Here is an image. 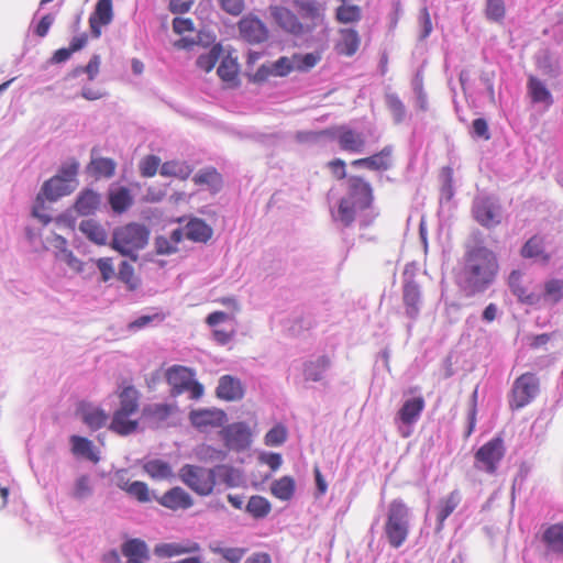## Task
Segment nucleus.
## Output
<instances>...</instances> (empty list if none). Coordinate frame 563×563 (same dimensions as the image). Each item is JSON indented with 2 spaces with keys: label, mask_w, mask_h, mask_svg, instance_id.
I'll return each mask as SVG.
<instances>
[{
  "label": "nucleus",
  "mask_w": 563,
  "mask_h": 563,
  "mask_svg": "<svg viewBox=\"0 0 563 563\" xmlns=\"http://www.w3.org/2000/svg\"><path fill=\"white\" fill-rule=\"evenodd\" d=\"M225 446L230 450L242 451L250 446L252 433L244 422H235L221 430Z\"/></svg>",
  "instance_id": "obj_14"
},
{
  "label": "nucleus",
  "mask_w": 563,
  "mask_h": 563,
  "mask_svg": "<svg viewBox=\"0 0 563 563\" xmlns=\"http://www.w3.org/2000/svg\"><path fill=\"white\" fill-rule=\"evenodd\" d=\"M362 18V10L358 5L350 4V2H342L335 10V19L339 23H356Z\"/></svg>",
  "instance_id": "obj_48"
},
{
  "label": "nucleus",
  "mask_w": 563,
  "mask_h": 563,
  "mask_svg": "<svg viewBox=\"0 0 563 563\" xmlns=\"http://www.w3.org/2000/svg\"><path fill=\"white\" fill-rule=\"evenodd\" d=\"M148 234L144 225L129 223L114 230L111 246L122 255L133 256L147 244Z\"/></svg>",
  "instance_id": "obj_4"
},
{
  "label": "nucleus",
  "mask_w": 563,
  "mask_h": 563,
  "mask_svg": "<svg viewBox=\"0 0 563 563\" xmlns=\"http://www.w3.org/2000/svg\"><path fill=\"white\" fill-rule=\"evenodd\" d=\"M117 164L112 158L97 157L92 158L88 165V170L97 178H110L114 175Z\"/></svg>",
  "instance_id": "obj_46"
},
{
  "label": "nucleus",
  "mask_w": 563,
  "mask_h": 563,
  "mask_svg": "<svg viewBox=\"0 0 563 563\" xmlns=\"http://www.w3.org/2000/svg\"><path fill=\"white\" fill-rule=\"evenodd\" d=\"M409 515V507L404 500L397 498L389 503L384 532L389 545L394 549L402 547L408 539Z\"/></svg>",
  "instance_id": "obj_3"
},
{
  "label": "nucleus",
  "mask_w": 563,
  "mask_h": 563,
  "mask_svg": "<svg viewBox=\"0 0 563 563\" xmlns=\"http://www.w3.org/2000/svg\"><path fill=\"white\" fill-rule=\"evenodd\" d=\"M386 104L394 118V121L396 123H401L406 118V107L399 97L395 93L387 95Z\"/></svg>",
  "instance_id": "obj_57"
},
{
  "label": "nucleus",
  "mask_w": 563,
  "mask_h": 563,
  "mask_svg": "<svg viewBox=\"0 0 563 563\" xmlns=\"http://www.w3.org/2000/svg\"><path fill=\"white\" fill-rule=\"evenodd\" d=\"M179 477L188 487L201 496L210 495L216 485L214 471L200 466L189 464L183 466Z\"/></svg>",
  "instance_id": "obj_7"
},
{
  "label": "nucleus",
  "mask_w": 563,
  "mask_h": 563,
  "mask_svg": "<svg viewBox=\"0 0 563 563\" xmlns=\"http://www.w3.org/2000/svg\"><path fill=\"white\" fill-rule=\"evenodd\" d=\"M508 286L518 301L525 305H537L540 301V296L534 292L528 291L523 285L522 273L520 271H512L508 276Z\"/></svg>",
  "instance_id": "obj_24"
},
{
  "label": "nucleus",
  "mask_w": 563,
  "mask_h": 563,
  "mask_svg": "<svg viewBox=\"0 0 563 563\" xmlns=\"http://www.w3.org/2000/svg\"><path fill=\"white\" fill-rule=\"evenodd\" d=\"M217 74L228 88L239 85V65L234 59L230 57L223 58L217 69Z\"/></svg>",
  "instance_id": "obj_37"
},
{
  "label": "nucleus",
  "mask_w": 563,
  "mask_h": 563,
  "mask_svg": "<svg viewBox=\"0 0 563 563\" xmlns=\"http://www.w3.org/2000/svg\"><path fill=\"white\" fill-rule=\"evenodd\" d=\"M271 503L263 496H252L246 505V511L254 518H264L271 512Z\"/></svg>",
  "instance_id": "obj_50"
},
{
  "label": "nucleus",
  "mask_w": 563,
  "mask_h": 563,
  "mask_svg": "<svg viewBox=\"0 0 563 563\" xmlns=\"http://www.w3.org/2000/svg\"><path fill=\"white\" fill-rule=\"evenodd\" d=\"M221 53L222 47L219 44L213 45L207 53L200 55L197 58V67L206 73H209L216 66Z\"/></svg>",
  "instance_id": "obj_53"
},
{
  "label": "nucleus",
  "mask_w": 563,
  "mask_h": 563,
  "mask_svg": "<svg viewBox=\"0 0 563 563\" xmlns=\"http://www.w3.org/2000/svg\"><path fill=\"white\" fill-rule=\"evenodd\" d=\"M393 147L385 146L379 152L351 162L353 167H362L373 172H386L391 167Z\"/></svg>",
  "instance_id": "obj_17"
},
{
  "label": "nucleus",
  "mask_w": 563,
  "mask_h": 563,
  "mask_svg": "<svg viewBox=\"0 0 563 563\" xmlns=\"http://www.w3.org/2000/svg\"><path fill=\"white\" fill-rule=\"evenodd\" d=\"M78 167L79 164L76 161H71L63 165L59 170V174H57L56 176L67 179V183H69V185H75Z\"/></svg>",
  "instance_id": "obj_63"
},
{
  "label": "nucleus",
  "mask_w": 563,
  "mask_h": 563,
  "mask_svg": "<svg viewBox=\"0 0 563 563\" xmlns=\"http://www.w3.org/2000/svg\"><path fill=\"white\" fill-rule=\"evenodd\" d=\"M188 240L206 243L212 236V229L203 220L191 219L184 228Z\"/></svg>",
  "instance_id": "obj_32"
},
{
  "label": "nucleus",
  "mask_w": 563,
  "mask_h": 563,
  "mask_svg": "<svg viewBox=\"0 0 563 563\" xmlns=\"http://www.w3.org/2000/svg\"><path fill=\"white\" fill-rule=\"evenodd\" d=\"M79 230L91 242L103 245L107 243L108 233L104 228L92 219L84 220L79 224Z\"/></svg>",
  "instance_id": "obj_41"
},
{
  "label": "nucleus",
  "mask_w": 563,
  "mask_h": 563,
  "mask_svg": "<svg viewBox=\"0 0 563 563\" xmlns=\"http://www.w3.org/2000/svg\"><path fill=\"white\" fill-rule=\"evenodd\" d=\"M499 273L498 257L486 246H473L464 254L460 286L466 296L484 292L494 284Z\"/></svg>",
  "instance_id": "obj_1"
},
{
  "label": "nucleus",
  "mask_w": 563,
  "mask_h": 563,
  "mask_svg": "<svg viewBox=\"0 0 563 563\" xmlns=\"http://www.w3.org/2000/svg\"><path fill=\"white\" fill-rule=\"evenodd\" d=\"M296 489L295 479L291 476H283L271 485V493L279 500H289L292 498Z\"/></svg>",
  "instance_id": "obj_43"
},
{
  "label": "nucleus",
  "mask_w": 563,
  "mask_h": 563,
  "mask_svg": "<svg viewBox=\"0 0 563 563\" xmlns=\"http://www.w3.org/2000/svg\"><path fill=\"white\" fill-rule=\"evenodd\" d=\"M157 503L173 511L186 510L194 504L191 496L181 487H173L158 497Z\"/></svg>",
  "instance_id": "obj_20"
},
{
  "label": "nucleus",
  "mask_w": 563,
  "mask_h": 563,
  "mask_svg": "<svg viewBox=\"0 0 563 563\" xmlns=\"http://www.w3.org/2000/svg\"><path fill=\"white\" fill-rule=\"evenodd\" d=\"M528 88L533 102H543L547 104H552V96L548 88L545 87V85L540 79L536 77H530Z\"/></svg>",
  "instance_id": "obj_49"
},
{
  "label": "nucleus",
  "mask_w": 563,
  "mask_h": 563,
  "mask_svg": "<svg viewBox=\"0 0 563 563\" xmlns=\"http://www.w3.org/2000/svg\"><path fill=\"white\" fill-rule=\"evenodd\" d=\"M402 301L406 314L410 319H416L422 305V292L419 284L412 276L405 278L402 286Z\"/></svg>",
  "instance_id": "obj_16"
},
{
  "label": "nucleus",
  "mask_w": 563,
  "mask_h": 563,
  "mask_svg": "<svg viewBox=\"0 0 563 563\" xmlns=\"http://www.w3.org/2000/svg\"><path fill=\"white\" fill-rule=\"evenodd\" d=\"M539 378L530 372L520 375L512 385L509 405L511 409H520L532 401L539 391Z\"/></svg>",
  "instance_id": "obj_10"
},
{
  "label": "nucleus",
  "mask_w": 563,
  "mask_h": 563,
  "mask_svg": "<svg viewBox=\"0 0 563 563\" xmlns=\"http://www.w3.org/2000/svg\"><path fill=\"white\" fill-rule=\"evenodd\" d=\"M191 173L192 168L186 162L168 161L161 166L162 176L176 177L180 180H186Z\"/></svg>",
  "instance_id": "obj_47"
},
{
  "label": "nucleus",
  "mask_w": 563,
  "mask_h": 563,
  "mask_svg": "<svg viewBox=\"0 0 563 563\" xmlns=\"http://www.w3.org/2000/svg\"><path fill=\"white\" fill-rule=\"evenodd\" d=\"M166 316L163 312H156L151 316H141L137 319H135L133 322L129 324V328L131 330H140L153 322H163L165 320Z\"/></svg>",
  "instance_id": "obj_61"
},
{
  "label": "nucleus",
  "mask_w": 563,
  "mask_h": 563,
  "mask_svg": "<svg viewBox=\"0 0 563 563\" xmlns=\"http://www.w3.org/2000/svg\"><path fill=\"white\" fill-rule=\"evenodd\" d=\"M499 206L490 197H478L474 200L472 213L474 219L487 229L501 222Z\"/></svg>",
  "instance_id": "obj_12"
},
{
  "label": "nucleus",
  "mask_w": 563,
  "mask_h": 563,
  "mask_svg": "<svg viewBox=\"0 0 563 563\" xmlns=\"http://www.w3.org/2000/svg\"><path fill=\"white\" fill-rule=\"evenodd\" d=\"M543 297L555 305L563 299V279L552 278L544 283Z\"/></svg>",
  "instance_id": "obj_52"
},
{
  "label": "nucleus",
  "mask_w": 563,
  "mask_h": 563,
  "mask_svg": "<svg viewBox=\"0 0 563 563\" xmlns=\"http://www.w3.org/2000/svg\"><path fill=\"white\" fill-rule=\"evenodd\" d=\"M74 189L75 185H69L67 179L54 176L44 183L41 194H38L36 198V201H42V196L51 201H55L63 196L69 195L71 191H74Z\"/></svg>",
  "instance_id": "obj_23"
},
{
  "label": "nucleus",
  "mask_w": 563,
  "mask_h": 563,
  "mask_svg": "<svg viewBox=\"0 0 563 563\" xmlns=\"http://www.w3.org/2000/svg\"><path fill=\"white\" fill-rule=\"evenodd\" d=\"M100 65H101V58L99 55L95 54L88 62L86 66H77L74 69H71L65 77L64 82L67 84L68 81L79 77L82 74H87L88 80L92 81L97 78L99 71H100Z\"/></svg>",
  "instance_id": "obj_39"
},
{
  "label": "nucleus",
  "mask_w": 563,
  "mask_h": 563,
  "mask_svg": "<svg viewBox=\"0 0 563 563\" xmlns=\"http://www.w3.org/2000/svg\"><path fill=\"white\" fill-rule=\"evenodd\" d=\"M195 373L181 365L172 366L166 373L167 383L172 386V395L179 396L190 393L191 399H199L203 394V386L194 379Z\"/></svg>",
  "instance_id": "obj_5"
},
{
  "label": "nucleus",
  "mask_w": 563,
  "mask_h": 563,
  "mask_svg": "<svg viewBox=\"0 0 563 563\" xmlns=\"http://www.w3.org/2000/svg\"><path fill=\"white\" fill-rule=\"evenodd\" d=\"M322 134L336 140L339 147L349 153L361 154L365 152L366 140L362 132L346 125L335 126L322 132Z\"/></svg>",
  "instance_id": "obj_11"
},
{
  "label": "nucleus",
  "mask_w": 563,
  "mask_h": 563,
  "mask_svg": "<svg viewBox=\"0 0 563 563\" xmlns=\"http://www.w3.org/2000/svg\"><path fill=\"white\" fill-rule=\"evenodd\" d=\"M78 410L81 415L82 421L91 430H98L102 428L108 420V415L102 409L93 407L89 404H80Z\"/></svg>",
  "instance_id": "obj_31"
},
{
  "label": "nucleus",
  "mask_w": 563,
  "mask_h": 563,
  "mask_svg": "<svg viewBox=\"0 0 563 563\" xmlns=\"http://www.w3.org/2000/svg\"><path fill=\"white\" fill-rule=\"evenodd\" d=\"M161 165V158L156 155H146L140 162L139 168L143 177H153Z\"/></svg>",
  "instance_id": "obj_59"
},
{
  "label": "nucleus",
  "mask_w": 563,
  "mask_h": 563,
  "mask_svg": "<svg viewBox=\"0 0 563 563\" xmlns=\"http://www.w3.org/2000/svg\"><path fill=\"white\" fill-rule=\"evenodd\" d=\"M217 396L229 401L241 399L243 397L241 382L229 375L221 377L217 387Z\"/></svg>",
  "instance_id": "obj_29"
},
{
  "label": "nucleus",
  "mask_w": 563,
  "mask_h": 563,
  "mask_svg": "<svg viewBox=\"0 0 563 563\" xmlns=\"http://www.w3.org/2000/svg\"><path fill=\"white\" fill-rule=\"evenodd\" d=\"M296 70L294 54L288 56H282L272 64L271 67L262 66L257 69L254 75L255 80H264L268 75L275 76H287L291 71Z\"/></svg>",
  "instance_id": "obj_25"
},
{
  "label": "nucleus",
  "mask_w": 563,
  "mask_h": 563,
  "mask_svg": "<svg viewBox=\"0 0 563 563\" xmlns=\"http://www.w3.org/2000/svg\"><path fill=\"white\" fill-rule=\"evenodd\" d=\"M189 420L199 430L221 427L225 420V413L221 409H197L189 413Z\"/></svg>",
  "instance_id": "obj_19"
},
{
  "label": "nucleus",
  "mask_w": 563,
  "mask_h": 563,
  "mask_svg": "<svg viewBox=\"0 0 563 563\" xmlns=\"http://www.w3.org/2000/svg\"><path fill=\"white\" fill-rule=\"evenodd\" d=\"M91 494L90 479L87 475H81L75 484L74 497L78 499L86 498Z\"/></svg>",
  "instance_id": "obj_62"
},
{
  "label": "nucleus",
  "mask_w": 563,
  "mask_h": 563,
  "mask_svg": "<svg viewBox=\"0 0 563 563\" xmlns=\"http://www.w3.org/2000/svg\"><path fill=\"white\" fill-rule=\"evenodd\" d=\"M239 37L250 45H261L271 37L267 24L254 13L245 14L236 24Z\"/></svg>",
  "instance_id": "obj_9"
},
{
  "label": "nucleus",
  "mask_w": 563,
  "mask_h": 563,
  "mask_svg": "<svg viewBox=\"0 0 563 563\" xmlns=\"http://www.w3.org/2000/svg\"><path fill=\"white\" fill-rule=\"evenodd\" d=\"M133 415L130 412L114 411L112 421L110 423V430L120 434L128 435L136 431L139 422L132 419Z\"/></svg>",
  "instance_id": "obj_35"
},
{
  "label": "nucleus",
  "mask_w": 563,
  "mask_h": 563,
  "mask_svg": "<svg viewBox=\"0 0 563 563\" xmlns=\"http://www.w3.org/2000/svg\"><path fill=\"white\" fill-rule=\"evenodd\" d=\"M70 443L74 455L85 457L93 463L99 462L98 452L92 441L89 439L80 435H71Z\"/></svg>",
  "instance_id": "obj_34"
},
{
  "label": "nucleus",
  "mask_w": 563,
  "mask_h": 563,
  "mask_svg": "<svg viewBox=\"0 0 563 563\" xmlns=\"http://www.w3.org/2000/svg\"><path fill=\"white\" fill-rule=\"evenodd\" d=\"M101 274L102 282H108L114 276L112 260L110 257H101L96 262Z\"/></svg>",
  "instance_id": "obj_64"
},
{
  "label": "nucleus",
  "mask_w": 563,
  "mask_h": 563,
  "mask_svg": "<svg viewBox=\"0 0 563 563\" xmlns=\"http://www.w3.org/2000/svg\"><path fill=\"white\" fill-rule=\"evenodd\" d=\"M486 18L494 22H501L506 14L504 0H487L485 8Z\"/></svg>",
  "instance_id": "obj_58"
},
{
  "label": "nucleus",
  "mask_w": 563,
  "mask_h": 563,
  "mask_svg": "<svg viewBox=\"0 0 563 563\" xmlns=\"http://www.w3.org/2000/svg\"><path fill=\"white\" fill-rule=\"evenodd\" d=\"M339 40L334 44L335 52L341 56H354L361 46V36L354 29H340Z\"/></svg>",
  "instance_id": "obj_22"
},
{
  "label": "nucleus",
  "mask_w": 563,
  "mask_h": 563,
  "mask_svg": "<svg viewBox=\"0 0 563 563\" xmlns=\"http://www.w3.org/2000/svg\"><path fill=\"white\" fill-rule=\"evenodd\" d=\"M100 205V197L97 192L86 189L82 191L75 202V210L81 216L93 213Z\"/></svg>",
  "instance_id": "obj_40"
},
{
  "label": "nucleus",
  "mask_w": 563,
  "mask_h": 563,
  "mask_svg": "<svg viewBox=\"0 0 563 563\" xmlns=\"http://www.w3.org/2000/svg\"><path fill=\"white\" fill-rule=\"evenodd\" d=\"M120 407L117 411L136 413L140 405V393L133 387L128 386L119 394Z\"/></svg>",
  "instance_id": "obj_44"
},
{
  "label": "nucleus",
  "mask_w": 563,
  "mask_h": 563,
  "mask_svg": "<svg viewBox=\"0 0 563 563\" xmlns=\"http://www.w3.org/2000/svg\"><path fill=\"white\" fill-rule=\"evenodd\" d=\"M541 541L549 553L563 555V522L544 526Z\"/></svg>",
  "instance_id": "obj_21"
},
{
  "label": "nucleus",
  "mask_w": 563,
  "mask_h": 563,
  "mask_svg": "<svg viewBox=\"0 0 563 563\" xmlns=\"http://www.w3.org/2000/svg\"><path fill=\"white\" fill-rule=\"evenodd\" d=\"M296 70L308 71L319 64L322 58L320 52L294 54Z\"/></svg>",
  "instance_id": "obj_55"
},
{
  "label": "nucleus",
  "mask_w": 563,
  "mask_h": 563,
  "mask_svg": "<svg viewBox=\"0 0 563 563\" xmlns=\"http://www.w3.org/2000/svg\"><path fill=\"white\" fill-rule=\"evenodd\" d=\"M200 550V545L197 542L187 541L184 543H161L155 545L154 554L158 558H173L179 556L187 553H196Z\"/></svg>",
  "instance_id": "obj_26"
},
{
  "label": "nucleus",
  "mask_w": 563,
  "mask_h": 563,
  "mask_svg": "<svg viewBox=\"0 0 563 563\" xmlns=\"http://www.w3.org/2000/svg\"><path fill=\"white\" fill-rule=\"evenodd\" d=\"M295 8L298 12V20L301 24L299 37L311 34L318 27L324 25L325 15L322 3L314 0H296Z\"/></svg>",
  "instance_id": "obj_6"
},
{
  "label": "nucleus",
  "mask_w": 563,
  "mask_h": 563,
  "mask_svg": "<svg viewBox=\"0 0 563 563\" xmlns=\"http://www.w3.org/2000/svg\"><path fill=\"white\" fill-rule=\"evenodd\" d=\"M212 553L221 555L229 563H239L245 555V548H224L219 543H212L209 545Z\"/></svg>",
  "instance_id": "obj_51"
},
{
  "label": "nucleus",
  "mask_w": 563,
  "mask_h": 563,
  "mask_svg": "<svg viewBox=\"0 0 563 563\" xmlns=\"http://www.w3.org/2000/svg\"><path fill=\"white\" fill-rule=\"evenodd\" d=\"M175 406L168 404H151L143 408L142 416L151 423L159 426L175 411Z\"/></svg>",
  "instance_id": "obj_33"
},
{
  "label": "nucleus",
  "mask_w": 563,
  "mask_h": 563,
  "mask_svg": "<svg viewBox=\"0 0 563 563\" xmlns=\"http://www.w3.org/2000/svg\"><path fill=\"white\" fill-rule=\"evenodd\" d=\"M544 238L541 235L531 236L521 247L520 255L523 258H536L541 263L547 264L551 260V255L545 252Z\"/></svg>",
  "instance_id": "obj_27"
},
{
  "label": "nucleus",
  "mask_w": 563,
  "mask_h": 563,
  "mask_svg": "<svg viewBox=\"0 0 563 563\" xmlns=\"http://www.w3.org/2000/svg\"><path fill=\"white\" fill-rule=\"evenodd\" d=\"M122 554L126 563H144L148 559L147 545L143 540L131 539L122 544Z\"/></svg>",
  "instance_id": "obj_30"
},
{
  "label": "nucleus",
  "mask_w": 563,
  "mask_h": 563,
  "mask_svg": "<svg viewBox=\"0 0 563 563\" xmlns=\"http://www.w3.org/2000/svg\"><path fill=\"white\" fill-rule=\"evenodd\" d=\"M122 489L140 503H148L151 500L148 486L144 482L135 481L132 483H125L124 486H122Z\"/></svg>",
  "instance_id": "obj_54"
},
{
  "label": "nucleus",
  "mask_w": 563,
  "mask_h": 563,
  "mask_svg": "<svg viewBox=\"0 0 563 563\" xmlns=\"http://www.w3.org/2000/svg\"><path fill=\"white\" fill-rule=\"evenodd\" d=\"M423 409L424 399L421 396L413 397L402 404L397 412V417L404 424L410 426L419 419Z\"/></svg>",
  "instance_id": "obj_28"
},
{
  "label": "nucleus",
  "mask_w": 563,
  "mask_h": 563,
  "mask_svg": "<svg viewBox=\"0 0 563 563\" xmlns=\"http://www.w3.org/2000/svg\"><path fill=\"white\" fill-rule=\"evenodd\" d=\"M374 189L363 176L351 175L346 179V196L338 205V218L350 227L356 218L357 210L372 208L374 203Z\"/></svg>",
  "instance_id": "obj_2"
},
{
  "label": "nucleus",
  "mask_w": 563,
  "mask_h": 563,
  "mask_svg": "<svg viewBox=\"0 0 563 563\" xmlns=\"http://www.w3.org/2000/svg\"><path fill=\"white\" fill-rule=\"evenodd\" d=\"M505 445L501 438L496 437L483 444L474 455V466L487 474H495L505 456Z\"/></svg>",
  "instance_id": "obj_8"
},
{
  "label": "nucleus",
  "mask_w": 563,
  "mask_h": 563,
  "mask_svg": "<svg viewBox=\"0 0 563 563\" xmlns=\"http://www.w3.org/2000/svg\"><path fill=\"white\" fill-rule=\"evenodd\" d=\"M118 278L131 291L136 290L140 286V278L135 275L133 266L125 261L120 265Z\"/></svg>",
  "instance_id": "obj_56"
},
{
  "label": "nucleus",
  "mask_w": 563,
  "mask_h": 563,
  "mask_svg": "<svg viewBox=\"0 0 563 563\" xmlns=\"http://www.w3.org/2000/svg\"><path fill=\"white\" fill-rule=\"evenodd\" d=\"M287 439V430L283 424H276L265 435V444L268 446H278Z\"/></svg>",
  "instance_id": "obj_60"
},
{
  "label": "nucleus",
  "mask_w": 563,
  "mask_h": 563,
  "mask_svg": "<svg viewBox=\"0 0 563 563\" xmlns=\"http://www.w3.org/2000/svg\"><path fill=\"white\" fill-rule=\"evenodd\" d=\"M143 470L154 481H166L174 476L170 464L161 459H153L145 462Z\"/></svg>",
  "instance_id": "obj_36"
},
{
  "label": "nucleus",
  "mask_w": 563,
  "mask_h": 563,
  "mask_svg": "<svg viewBox=\"0 0 563 563\" xmlns=\"http://www.w3.org/2000/svg\"><path fill=\"white\" fill-rule=\"evenodd\" d=\"M198 186H207L213 191H218L222 186V177L213 167L199 170L192 178Z\"/></svg>",
  "instance_id": "obj_45"
},
{
  "label": "nucleus",
  "mask_w": 563,
  "mask_h": 563,
  "mask_svg": "<svg viewBox=\"0 0 563 563\" xmlns=\"http://www.w3.org/2000/svg\"><path fill=\"white\" fill-rule=\"evenodd\" d=\"M113 19L112 0H98L93 12L89 16V26L93 37L101 35L102 26L111 23Z\"/></svg>",
  "instance_id": "obj_18"
},
{
  "label": "nucleus",
  "mask_w": 563,
  "mask_h": 563,
  "mask_svg": "<svg viewBox=\"0 0 563 563\" xmlns=\"http://www.w3.org/2000/svg\"><path fill=\"white\" fill-rule=\"evenodd\" d=\"M272 20L275 25L284 33L299 37L301 24L298 20V12H294L290 8L274 4L268 8Z\"/></svg>",
  "instance_id": "obj_13"
},
{
  "label": "nucleus",
  "mask_w": 563,
  "mask_h": 563,
  "mask_svg": "<svg viewBox=\"0 0 563 563\" xmlns=\"http://www.w3.org/2000/svg\"><path fill=\"white\" fill-rule=\"evenodd\" d=\"M109 203L115 213H123L133 203V198L126 187H119L110 190Z\"/></svg>",
  "instance_id": "obj_38"
},
{
  "label": "nucleus",
  "mask_w": 563,
  "mask_h": 563,
  "mask_svg": "<svg viewBox=\"0 0 563 563\" xmlns=\"http://www.w3.org/2000/svg\"><path fill=\"white\" fill-rule=\"evenodd\" d=\"M462 501V494L459 489H453L448 495L441 497L435 506V532L440 533L444 529L445 520L455 511Z\"/></svg>",
  "instance_id": "obj_15"
},
{
  "label": "nucleus",
  "mask_w": 563,
  "mask_h": 563,
  "mask_svg": "<svg viewBox=\"0 0 563 563\" xmlns=\"http://www.w3.org/2000/svg\"><path fill=\"white\" fill-rule=\"evenodd\" d=\"M330 364L331 361L327 355H322L314 361L307 362L303 366L305 379L311 382L321 380Z\"/></svg>",
  "instance_id": "obj_42"
}]
</instances>
